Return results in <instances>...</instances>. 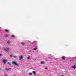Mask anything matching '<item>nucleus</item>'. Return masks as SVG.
<instances>
[{
    "label": "nucleus",
    "mask_w": 76,
    "mask_h": 76,
    "mask_svg": "<svg viewBox=\"0 0 76 76\" xmlns=\"http://www.w3.org/2000/svg\"><path fill=\"white\" fill-rule=\"evenodd\" d=\"M3 50H4L5 51H7V52H8V51H9V48H3Z\"/></svg>",
    "instance_id": "f257e3e1"
},
{
    "label": "nucleus",
    "mask_w": 76,
    "mask_h": 76,
    "mask_svg": "<svg viewBox=\"0 0 76 76\" xmlns=\"http://www.w3.org/2000/svg\"><path fill=\"white\" fill-rule=\"evenodd\" d=\"M12 64H13L14 65H15V66H18V64L16 63L15 62H12Z\"/></svg>",
    "instance_id": "f03ea898"
},
{
    "label": "nucleus",
    "mask_w": 76,
    "mask_h": 76,
    "mask_svg": "<svg viewBox=\"0 0 76 76\" xmlns=\"http://www.w3.org/2000/svg\"><path fill=\"white\" fill-rule=\"evenodd\" d=\"M7 60H4L3 61V62L4 64H5L6 63V62Z\"/></svg>",
    "instance_id": "7ed1b4c3"
},
{
    "label": "nucleus",
    "mask_w": 76,
    "mask_h": 76,
    "mask_svg": "<svg viewBox=\"0 0 76 76\" xmlns=\"http://www.w3.org/2000/svg\"><path fill=\"white\" fill-rule=\"evenodd\" d=\"M71 67L73 69H75L76 68V65H74V66H71Z\"/></svg>",
    "instance_id": "20e7f679"
},
{
    "label": "nucleus",
    "mask_w": 76,
    "mask_h": 76,
    "mask_svg": "<svg viewBox=\"0 0 76 76\" xmlns=\"http://www.w3.org/2000/svg\"><path fill=\"white\" fill-rule=\"evenodd\" d=\"M19 58L21 60L23 58V56H22V55H21L19 57Z\"/></svg>",
    "instance_id": "39448f33"
},
{
    "label": "nucleus",
    "mask_w": 76,
    "mask_h": 76,
    "mask_svg": "<svg viewBox=\"0 0 76 76\" xmlns=\"http://www.w3.org/2000/svg\"><path fill=\"white\" fill-rule=\"evenodd\" d=\"M62 58L63 59V60H65L66 59V57L65 56H64L62 57Z\"/></svg>",
    "instance_id": "423d86ee"
},
{
    "label": "nucleus",
    "mask_w": 76,
    "mask_h": 76,
    "mask_svg": "<svg viewBox=\"0 0 76 76\" xmlns=\"http://www.w3.org/2000/svg\"><path fill=\"white\" fill-rule=\"evenodd\" d=\"M5 32H8L9 30H7L5 29L4 31Z\"/></svg>",
    "instance_id": "0eeeda50"
},
{
    "label": "nucleus",
    "mask_w": 76,
    "mask_h": 76,
    "mask_svg": "<svg viewBox=\"0 0 76 76\" xmlns=\"http://www.w3.org/2000/svg\"><path fill=\"white\" fill-rule=\"evenodd\" d=\"M21 44H22V45H25V43L23 42H22L21 43Z\"/></svg>",
    "instance_id": "6e6552de"
},
{
    "label": "nucleus",
    "mask_w": 76,
    "mask_h": 76,
    "mask_svg": "<svg viewBox=\"0 0 76 76\" xmlns=\"http://www.w3.org/2000/svg\"><path fill=\"white\" fill-rule=\"evenodd\" d=\"M11 68H9V69H7V68H5V70H9L11 69Z\"/></svg>",
    "instance_id": "1a4fd4ad"
},
{
    "label": "nucleus",
    "mask_w": 76,
    "mask_h": 76,
    "mask_svg": "<svg viewBox=\"0 0 76 76\" xmlns=\"http://www.w3.org/2000/svg\"><path fill=\"white\" fill-rule=\"evenodd\" d=\"M41 64H45V62H44V61H43L41 63Z\"/></svg>",
    "instance_id": "9d476101"
},
{
    "label": "nucleus",
    "mask_w": 76,
    "mask_h": 76,
    "mask_svg": "<svg viewBox=\"0 0 76 76\" xmlns=\"http://www.w3.org/2000/svg\"><path fill=\"white\" fill-rule=\"evenodd\" d=\"M29 75H32V73L31 72H29Z\"/></svg>",
    "instance_id": "9b49d317"
},
{
    "label": "nucleus",
    "mask_w": 76,
    "mask_h": 76,
    "mask_svg": "<svg viewBox=\"0 0 76 76\" xmlns=\"http://www.w3.org/2000/svg\"><path fill=\"white\" fill-rule=\"evenodd\" d=\"M33 73L34 75H36V72H35V71H33Z\"/></svg>",
    "instance_id": "f8f14e48"
},
{
    "label": "nucleus",
    "mask_w": 76,
    "mask_h": 76,
    "mask_svg": "<svg viewBox=\"0 0 76 76\" xmlns=\"http://www.w3.org/2000/svg\"><path fill=\"white\" fill-rule=\"evenodd\" d=\"M5 38H7V37H8V36H7V35L6 34L5 35Z\"/></svg>",
    "instance_id": "ddd939ff"
},
{
    "label": "nucleus",
    "mask_w": 76,
    "mask_h": 76,
    "mask_svg": "<svg viewBox=\"0 0 76 76\" xmlns=\"http://www.w3.org/2000/svg\"><path fill=\"white\" fill-rule=\"evenodd\" d=\"M33 50H37V48H35L33 49Z\"/></svg>",
    "instance_id": "4468645a"
},
{
    "label": "nucleus",
    "mask_w": 76,
    "mask_h": 76,
    "mask_svg": "<svg viewBox=\"0 0 76 76\" xmlns=\"http://www.w3.org/2000/svg\"><path fill=\"white\" fill-rule=\"evenodd\" d=\"M10 42L9 41H8V42H7V43L8 44H9V43H10Z\"/></svg>",
    "instance_id": "2eb2a0df"
},
{
    "label": "nucleus",
    "mask_w": 76,
    "mask_h": 76,
    "mask_svg": "<svg viewBox=\"0 0 76 76\" xmlns=\"http://www.w3.org/2000/svg\"><path fill=\"white\" fill-rule=\"evenodd\" d=\"M11 37H15V36H14V35H12Z\"/></svg>",
    "instance_id": "dca6fc26"
},
{
    "label": "nucleus",
    "mask_w": 76,
    "mask_h": 76,
    "mask_svg": "<svg viewBox=\"0 0 76 76\" xmlns=\"http://www.w3.org/2000/svg\"><path fill=\"white\" fill-rule=\"evenodd\" d=\"M10 57L11 58L12 57H13V56H12V55H10Z\"/></svg>",
    "instance_id": "f3484780"
},
{
    "label": "nucleus",
    "mask_w": 76,
    "mask_h": 76,
    "mask_svg": "<svg viewBox=\"0 0 76 76\" xmlns=\"http://www.w3.org/2000/svg\"><path fill=\"white\" fill-rule=\"evenodd\" d=\"M13 57L14 58H16V56H13Z\"/></svg>",
    "instance_id": "a211bd4d"
},
{
    "label": "nucleus",
    "mask_w": 76,
    "mask_h": 76,
    "mask_svg": "<svg viewBox=\"0 0 76 76\" xmlns=\"http://www.w3.org/2000/svg\"><path fill=\"white\" fill-rule=\"evenodd\" d=\"M27 59H28V60H29V59H30V58L29 57H28Z\"/></svg>",
    "instance_id": "6ab92c4d"
},
{
    "label": "nucleus",
    "mask_w": 76,
    "mask_h": 76,
    "mask_svg": "<svg viewBox=\"0 0 76 76\" xmlns=\"http://www.w3.org/2000/svg\"><path fill=\"white\" fill-rule=\"evenodd\" d=\"M8 64H9V65H10V62H8Z\"/></svg>",
    "instance_id": "aec40b11"
},
{
    "label": "nucleus",
    "mask_w": 76,
    "mask_h": 76,
    "mask_svg": "<svg viewBox=\"0 0 76 76\" xmlns=\"http://www.w3.org/2000/svg\"><path fill=\"white\" fill-rule=\"evenodd\" d=\"M5 76H7V74H5Z\"/></svg>",
    "instance_id": "412c9836"
},
{
    "label": "nucleus",
    "mask_w": 76,
    "mask_h": 76,
    "mask_svg": "<svg viewBox=\"0 0 76 76\" xmlns=\"http://www.w3.org/2000/svg\"><path fill=\"white\" fill-rule=\"evenodd\" d=\"M61 76H64V75H61Z\"/></svg>",
    "instance_id": "4be33fe9"
},
{
    "label": "nucleus",
    "mask_w": 76,
    "mask_h": 76,
    "mask_svg": "<svg viewBox=\"0 0 76 76\" xmlns=\"http://www.w3.org/2000/svg\"><path fill=\"white\" fill-rule=\"evenodd\" d=\"M48 69V68H46L45 69Z\"/></svg>",
    "instance_id": "5701e85b"
},
{
    "label": "nucleus",
    "mask_w": 76,
    "mask_h": 76,
    "mask_svg": "<svg viewBox=\"0 0 76 76\" xmlns=\"http://www.w3.org/2000/svg\"><path fill=\"white\" fill-rule=\"evenodd\" d=\"M0 56H2L1 55V54H0Z\"/></svg>",
    "instance_id": "b1692460"
}]
</instances>
